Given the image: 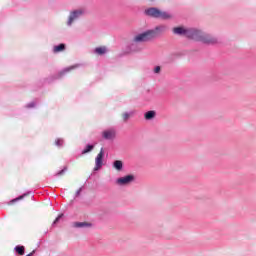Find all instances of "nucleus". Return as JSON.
<instances>
[{
	"label": "nucleus",
	"instance_id": "4be33fe9",
	"mask_svg": "<svg viewBox=\"0 0 256 256\" xmlns=\"http://www.w3.org/2000/svg\"><path fill=\"white\" fill-rule=\"evenodd\" d=\"M32 107H35V102H31L27 105L28 109H31Z\"/></svg>",
	"mask_w": 256,
	"mask_h": 256
},
{
	"label": "nucleus",
	"instance_id": "f03ea898",
	"mask_svg": "<svg viewBox=\"0 0 256 256\" xmlns=\"http://www.w3.org/2000/svg\"><path fill=\"white\" fill-rule=\"evenodd\" d=\"M149 40L145 36V33L136 34L129 42L127 49L128 53H141L143 51V46L141 43H147Z\"/></svg>",
	"mask_w": 256,
	"mask_h": 256
},
{
	"label": "nucleus",
	"instance_id": "a211bd4d",
	"mask_svg": "<svg viewBox=\"0 0 256 256\" xmlns=\"http://www.w3.org/2000/svg\"><path fill=\"white\" fill-rule=\"evenodd\" d=\"M154 73L156 74V75H159V73H161V66H156V67H154Z\"/></svg>",
	"mask_w": 256,
	"mask_h": 256
},
{
	"label": "nucleus",
	"instance_id": "6e6552de",
	"mask_svg": "<svg viewBox=\"0 0 256 256\" xmlns=\"http://www.w3.org/2000/svg\"><path fill=\"white\" fill-rule=\"evenodd\" d=\"M103 157H105V151L103 150V148H101L100 152L98 153L95 159V165H96V167L94 168L95 171H99V169L103 167Z\"/></svg>",
	"mask_w": 256,
	"mask_h": 256
},
{
	"label": "nucleus",
	"instance_id": "5701e85b",
	"mask_svg": "<svg viewBox=\"0 0 256 256\" xmlns=\"http://www.w3.org/2000/svg\"><path fill=\"white\" fill-rule=\"evenodd\" d=\"M65 173V170H61L60 172L57 173V175H63Z\"/></svg>",
	"mask_w": 256,
	"mask_h": 256
},
{
	"label": "nucleus",
	"instance_id": "f257e3e1",
	"mask_svg": "<svg viewBox=\"0 0 256 256\" xmlns=\"http://www.w3.org/2000/svg\"><path fill=\"white\" fill-rule=\"evenodd\" d=\"M188 39L200 41V43H204L205 45H215L218 41L214 36H211L197 28H189Z\"/></svg>",
	"mask_w": 256,
	"mask_h": 256
},
{
	"label": "nucleus",
	"instance_id": "2eb2a0df",
	"mask_svg": "<svg viewBox=\"0 0 256 256\" xmlns=\"http://www.w3.org/2000/svg\"><path fill=\"white\" fill-rule=\"evenodd\" d=\"M93 149H94V146H93V145H87V146H86V149H84V150L82 151V155H85V154H87V153H91V151H93Z\"/></svg>",
	"mask_w": 256,
	"mask_h": 256
},
{
	"label": "nucleus",
	"instance_id": "423d86ee",
	"mask_svg": "<svg viewBox=\"0 0 256 256\" xmlns=\"http://www.w3.org/2000/svg\"><path fill=\"white\" fill-rule=\"evenodd\" d=\"M135 181L134 175H126L123 177H120L116 180V184L120 185L121 187H125V185H131Z\"/></svg>",
	"mask_w": 256,
	"mask_h": 256
},
{
	"label": "nucleus",
	"instance_id": "ddd939ff",
	"mask_svg": "<svg viewBox=\"0 0 256 256\" xmlns=\"http://www.w3.org/2000/svg\"><path fill=\"white\" fill-rule=\"evenodd\" d=\"M113 168L116 169V171H123V161L115 160L113 162Z\"/></svg>",
	"mask_w": 256,
	"mask_h": 256
},
{
	"label": "nucleus",
	"instance_id": "39448f33",
	"mask_svg": "<svg viewBox=\"0 0 256 256\" xmlns=\"http://www.w3.org/2000/svg\"><path fill=\"white\" fill-rule=\"evenodd\" d=\"M84 15L85 9L83 8L71 10L66 19V26L73 27V23H75V21H77L78 19H81V17H83Z\"/></svg>",
	"mask_w": 256,
	"mask_h": 256
},
{
	"label": "nucleus",
	"instance_id": "20e7f679",
	"mask_svg": "<svg viewBox=\"0 0 256 256\" xmlns=\"http://www.w3.org/2000/svg\"><path fill=\"white\" fill-rule=\"evenodd\" d=\"M167 29H168L167 25L161 24V25L154 27L153 29L145 31L144 35L146 36V39L148 41H151V40L155 39L156 37H159V35H163V33H166Z\"/></svg>",
	"mask_w": 256,
	"mask_h": 256
},
{
	"label": "nucleus",
	"instance_id": "412c9836",
	"mask_svg": "<svg viewBox=\"0 0 256 256\" xmlns=\"http://www.w3.org/2000/svg\"><path fill=\"white\" fill-rule=\"evenodd\" d=\"M56 145H57V147H61V145H63V140L62 139H58L56 141Z\"/></svg>",
	"mask_w": 256,
	"mask_h": 256
},
{
	"label": "nucleus",
	"instance_id": "aec40b11",
	"mask_svg": "<svg viewBox=\"0 0 256 256\" xmlns=\"http://www.w3.org/2000/svg\"><path fill=\"white\" fill-rule=\"evenodd\" d=\"M63 217V214H60L53 222V225H56V223H59V220Z\"/></svg>",
	"mask_w": 256,
	"mask_h": 256
},
{
	"label": "nucleus",
	"instance_id": "9d476101",
	"mask_svg": "<svg viewBox=\"0 0 256 256\" xmlns=\"http://www.w3.org/2000/svg\"><path fill=\"white\" fill-rule=\"evenodd\" d=\"M102 137L107 140L115 139V131L113 129L105 130L102 132Z\"/></svg>",
	"mask_w": 256,
	"mask_h": 256
},
{
	"label": "nucleus",
	"instance_id": "f8f14e48",
	"mask_svg": "<svg viewBox=\"0 0 256 256\" xmlns=\"http://www.w3.org/2000/svg\"><path fill=\"white\" fill-rule=\"evenodd\" d=\"M107 48L105 46H100V47H96L94 49V53L96 55H105V53H107Z\"/></svg>",
	"mask_w": 256,
	"mask_h": 256
},
{
	"label": "nucleus",
	"instance_id": "6ab92c4d",
	"mask_svg": "<svg viewBox=\"0 0 256 256\" xmlns=\"http://www.w3.org/2000/svg\"><path fill=\"white\" fill-rule=\"evenodd\" d=\"M77 66H71L63 70V73H69V71H73Z\"/></svg>",
	"mask_w": 256,
	"mask_h": 256
},
{
	"label": "nucleus",
	"instance_id": "4468645a",
	"mask_svg": "<svg viewBox=\"0 0 256 256\" xmlns=\"http://www.w3.org/2000/svg\"><path fill=\"white\" fill-rule=\"evenodd\" d=\"M65 49V44H59L57 46H54L53 52L54 53H61Z\"/></svg>",
	"mask_w": 256,
	"mask_h": 256
},
{
	"label": "nucleus",
	"instance_id": "f3484780",
	"mask_svg": "<svg viewBox=\"0 0 256 256\" xmlns=\"http://www.w3.org/2000/svg\"><path fill=\"white\" fill-rule=\"evenodd\" d=\"M131 115H133L132 112L131 113L125 112L122 114V117H123L124 121H127L131 117Z\"/></svg>",
	"mask_w": 256,
	"mask_h": 256
},
{
	"label": "nucleus",
	"instance_id": "9b49d317",
	"mask_svg": "<svg viewBox=\"0 0 256 256\" xmlns=\"http://www.w3.org/2000/svg\"><path fill=\"white\" fill-rule=\"evenodd\" d=\"M155 117H157V112H155V110H150L144 114V119L146 121H153Z\"/></svg>",
	"mask_w": 256,
	"mask_h": 256
},
{
	"label": "nucleus",
	"instance_id": "393cba45",
	"mask_svg": "<svg viewBox=\"0 0 256 256\" xmlns=\"http://www.w3.org/2000/svg\"><path fill=\"white\" fill-rule=\"evenodd\" d=\"M81 193V188L76 192V195L79 196Z\"/></svg>",
	"mask_w": 256,
	"mask_h": 256
},
{
	"label": "nucleus",
	"instance_id": "7ed1b4c3",
	"mask_svg": "<svg viewBox=\"0 0 256 256\" xmlns=\"http://www.w3.org/2000/svg\"><path fill=\"white\" fill-rule=\"evenodd\" d=\"M144 15L146 17H151L152 19H163L165 21L173 19V14L169 12L162 11L157 7H149L144 10Z\"/></svg>",
	"mask_w": 256,
	"mask_h": 256
},
{
	"label": "nucleus",
	"instance_id": "dca6fc26",
	"mask_svg": "<svg viewBox=\"0 0 256 256\" xmlns=\"http://www.w3.org/2000/svg\"><path fill=\"white\" fill-rule=\"evenodd\" d=\"M15 250L19 255H25V247L24 246H16Z\"/></svg>",
	"mask_w": 256,
	"mask_h": 256
},
{
	"label": "nucleus",
	"instance_id": "1a4fd4ad",
	"mask_svg": "<svg viewBox=\"0 0 256 256\" xmlns=\"http://www.w3.org/2000/svg\"><path fill=\"white\" fill-rule=\"evenodd\" d=\"M72 227L75 229H91L93 227V223L91 222H74Z\"/></svg>",
	"mask_w": 256,
	"mask_h": 256
},
{
	"label": "nucleus",
	"instance_id": "a878e982",
	"mask_svg": "<svg viewBox=\"0 0 256 256\" xmlns=\"http://www.w3.org/2000/svg\"><path fill=\"white\" fill-rule=\"evenodd\" d=\"M19 199H23V196H21V197L17 198V199H16V201H19Z\"/></svg>",
	"mask_w": 256,
	"mask_h": 256
},
{
	"label": "nucleus",
	"instance_id": "b1692460",
	"mask_svg": "<svg viewBox=\"0 0 256 256\" xmlns=\"http://www.w3.org/2000/svg\"><path fill=\"white\" fill-rule=\"evenodd\" d=\"M35 254V250H33L30 254L26 255V256H33Z\"/></svg>",
	"mask_w": 256,
	"mask_h": 256
},
{
	"label": "nucleus",
	"instance_id": "0eeeda50",
	"mask_svg": "<svg viewBox=\"0 0 256 256\" xmlns=\"http://www.w3.org/2000/svg\"><path fill=\"white\" fill-rule=\"evenodd\" d=\"M172 33H174V35H180L182 37H187L189 36V28H186L184 26H178V27H174L172 29Z\"/></svg>",
	"mask_w": 256,
	"mask_h": 256
}]
</instances>
